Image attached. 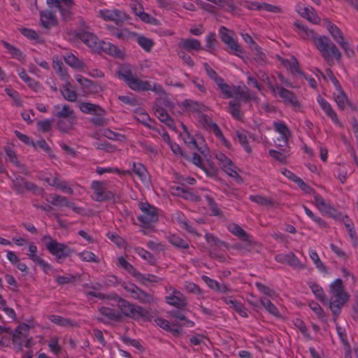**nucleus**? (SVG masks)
I'll return each mask as SVG.
<instances>
[{
    "label": "nucleus",
    "mask_w": 358,
    "mask_h": 358,
    "mask_svg": "<svg viewBox=\"0 0 358 358\" xmlns=\"http://www.w3.org/2000/svg\"><path fill=\"white\" fill-rule=\"evenodd\" d=\"M301 36L305 40H313L318 50L321 52L322 57L329 65L334 64L332 57L337 61L341 59V53L336 45L327 36H323L318 38L313 30L306 27L301 33Z\"/></svg>",
    "instance_id": "obj_1"
},
{
    "label": "nucleus",
    "mask_w": 358,
    "mask_h": 358,
    "mask_svg": "<svg viewBox=\"0 0 358 358\" xmlns=\"http://www.w3.org/2000/svg\"><path fill=\"white\" fill-rule=\"evenodd\" d=\"M117 302L118 308L121 310L122 313L129 318L134 320L142 319L144 321H150L152 315L150 312L144 308L143 307L136 306L129 303L128 301L115 296L114 298Z\"/></svg>",
    "instance_id": "obj_2"
},
{
    "label": "nucleus",
    "mask_w": 358,
    "mask_h": 358,
    "mask_svg": "<svg viewBox=\"0 0 358 358\" xmlns=\"http://www.w3.org/2000/svg\"><path fill=\"white\" fill-rule=\"evenodd\" d=\"M118 77L123 80L129 87L134 91H148L151 85L148 81H143L132 74L129 66H122L117 71Z\"/></svg>",
    "instance_id": "obj_3"
},
{
    "label": "nucleus",
    "mask_w": 358,
    "mask_h": 358,
    "mask_svg": "<svg viewBox=\"0 0 358 358\" xmlns=\"http://www.w3.org/2000/svg\"><path fill=\"white\" fill-rule=\"evenodd\" d=\"M42 241L45 243L47 250L56 257L58 263H62L64 259L71 256L74 252L73 249L64 243H58L49 235L45 236Z\"/></svg>",
    "instance_id": "obj_4"
},
{
    "label": "nucleus",
    "mask_w": 358,
    "mask_h": 358,
    "mask_svg": "<svg viewBox=\"0 0 358 358\" xmlns=\"http://www.w3.org/2000/svg\"><path fill=\"white\" fill-rule=\"evenodd\" d=\"M297 185L305 192L308 194H314L315 203L321 212L327 214L331 217L336 216V210L334 208H333L329 203H327L321 196L316 194L315 190L313 188H311L309 185L306 184L302 179H301V180H299V183Z\"/></svg>",
    "instance_id": "obj_5"
},
{
    "label": "nucleus",
    "mask_w": 358,
    "mask_h": 358,
    "mask_svg": "<svg viewBox=\"0 0 358 358\" xmlns=\"http://www.w3.org/2000/svg\"><path fill=\"white\" fill-rule=\"evenodd\" d=\"M139 208L142 214L138 217V220L141 222V227L149 228L151 223L157 222L158 215L155 206L147 202H141L139 203Z\"/></svg>",
    "instance_id": "obj_6"
},
{
    "label": "nucleus",
    "mask_w": 358,
    "mask_h": 358,
    "mask_svg": "<svg viewBox=\"0 0 358 358\" xmlns=\"http://www.w3.org/2000/svg\"><path fill=\"white\" fill-rule=\"evenodd\" d=\"M232 34L233 31H230L224 26H222L219 29V36L221 41L227 45L228 48L231 50L234 54L239 57H243L244 51L239 45V44L234 40Z\"/></svg>",
    "instance_id": "obj_7"
},
{
    "label": "nucleus",
    "mask_w": 358,
    "mask_h": 358,
    "mask_svg": "<svg viewBox=\"0 0 358 358\" xmlns=\"http://www.w3.org/2000/svg\"><path fill=\"white\" fill-rule=\"evenodd\" d=\"M76 36L89 48H90L94 52H100L101 41H99L96 36H95L94 34L85 29H81L76 32Z\"/></svg>",
    "instance_id": "obj_8"
},
{
    "label": "nucleus",
    "mask_w": 358,
    "mask_h": 358,
    "mask_svg": "<svg viewBox=\"0 0 358 358\" xmlns=\"http://www.w3.org/2000/svg\"><path fill=\"white\" fill-rule=\"evenodd\" d=\"M99 13L105 20L113 21L118 26L129 18L126 13L120 10H101Z\"/></svg>",
    "instance_id": "obj_9"
},
{
    "label": "nucleus",
    "mask_w": 358,
    "mask_h": 358,
    "mask_svg": "<svg viewBox=\"0 0 358 358\" xmlns=\"http://www.w3.org/2000/svg\"><path fill=\"white\" fill-rule=\"evenodd\" d=\"M349 294H343L338 296L332 295L329 300V308L334 316V321L336 322L341 313L342 307L349 300Z\"/></svg>",
    "instance_id": "obj_10"
},
{
    "label": "nucleus",
    "mask_w": 358,
    "mask_h": 358,
    "mask_svg": "<svg viewBox=\"0 0 358 358\" xmlns=\"http://www.w3.org/2000/svg\"><path fill=\"white\" fill-rule=\"evenodd\" d=\"M47 3L57 8L65 20L70 18L71 10L74 4L73 0H47Z\"/></svg>",
    "instance_id": "obj_11"
},
{
    "label": "nucleus",
    "mask_w": 358,
    "mask_h": 358,
    "mask_svg": "<svg viewBox=\"0 0 358 358\" xmlns=\"http://www.w3.org/2000/svg\"><path fill=\"white\" fill-rule=\"evenodd\" d=\"M13 186L15 191L18 194H23L25 190L35 192L37 189L36 184L27 181L20 176H17L13 179Z\"/></svg>",
    "instance_id": "obj_12"
},
{
    "label": "nucleus",
    "mask_w": 358,
    "mask_h": 358,
    "mask_svg": "<svg viewBox=\"0 0 358 358\" xmlns=\"http://www.w3.org/2000/svg\"><path fill=\"white\" fill-rule=\"evenodd\" d=\"M275 129L281 134L278 141H282L283 144H278V147H285L283 150H287L288 138L291 136V132L287 125L281 122H275L273 124Z\"/></svg>",
    "instance_id": "obj_13"
},
{
    "label": "nucleus",
    "mask_w": 358,
    "mask_h": 358,
    "mask_svg": "<svg viewBox=\"0 0 358 358\" xmlns=\"http://www.w3.org/2000/svg\"><path fill=\"white\" fill-rule=\"evenodd\" d=\"M277 90L280 96L283 99L286 104H289L294 108H299L301 104L299 102L296 95L291 91L283 87H278Z\"/></svg>",
    "instance_id": "obj_14"
},
{
    "label": "nucleus",
    "mask_w": 358,
    "mask_h": 358,
    "mask_svg": "<svg viewBox=\"0 0 358 358\" xmlns=\"http://www.w3.org/2000/svg\"><path fill=\"white\" fill-rule=\"evenodd\" d=\"M103 51L113 57L123 59L124 57V52L117 48L115 45L110 42L101 41L100 52Z\"/></svg>",
    "instance_id": "obj_15"
},
{
    "label": "nucleus",
    "mask_w": 358,
    "mask_h": 358,
    "mask_svg": "<svg viewBox=\"0 0 358 358\" xmlns=\"http://www.w3.org/2000/svg\"><path fill=\"white\" fill-rule=\"evenodd\" d=\"M78 83L88 92L96 94L101 91V86L96 82L85 78L80 75L76 76Z\"/></svg>",
    "instance_id": "obj_16"
},
{
    "label": "nucleus",
    "mask_w": 358,
    "mask_h": 358,
    "mask_svg": "<svg viewBox=\"0 0 358 358\" xmlns=\"http://www.w3.org/2000/svg\"><path fill=\"white\" fill-rule=\"evenodd\" d=\"M297 11L301 17L306 18L308 21L311 22L312 23H319L320 17L317 15L313 8H308L306 6H302L299 5Z\"/></svg>",
    "instance_id": "obj_17"
},
{
    "label": "nucleus",
    "mask_w": 358,
    "mask_h": 358,
    "mask_svg": "<svg viewBox=\"0 0 358 358\" xmlns=\"http://www.w3.org/2000/svg\"><path fill=\"white\" fill-rule=\"evenodd\" d=\"M275 259L279 262L288 264L294 268L302 269L305 268V265L292 252L282 257L278 256Z\"/></svg>",
    "instance_id": "obj_18"
},
{
    "label": "nucleus",
    "mask_w": 358,
    "mask_h": 358,
    "mask_svg": "<svg viewBox=\"0 0 358 358\" xmlns=\"http://www.w3.org/2000/svg\"><path fill=\"white\" fill-rule=\"evenodd\" d=\"M222 299L226 304L229 305L231 308L239 313L240 315L244 317H248L247 310L241 303L233 299L231 296H223Z\"/></svg>",
    "instance_id": "obj_19"
},
{
    "label": "nucleus",
    "mask_w": 358,
    "mask_h": 358,
    "mask_svg": "<svg viewBox=\"0 0 358 358\" xmlns=\"http://www.w3.org/2000/svg\"><path fill=\"white\" fill-rule=\"evenodd\" d=\"M199 122L206 129L212 130L216 136H222V131L218 125L213 122L207 115L202 114Z\"/></svg>",
    "instance_id": "obj_20"
},
{
    "label": "nucleus",
    "mask_w": 358,
    "mask_h": 358,
    "mask_svg": "<svg viewBox=\"0 0 358 358\" xmlns=\"http://www.w3.org/2000/svg\"><path fill=\"white\" fill-rule=\"evenodd\" d=\"M250 199L262 206L278 207L280 206L279 202L275 200L262 195H251L250 196Z\"/></svg>",
    "instance_id": "obj_21"
},
{
    "label": "nucleus",
    "mask_w": 358,
    "mask_h": 358,
    "mask_svg": "<svg viewBox=\"0 0 358 358\" xmlns=\"http://www.w3.org/2000/svg\"><path fill=\"white\" fill-rule=\"evenodd\" d=\"M178 45L188 52L192 50L198 51L202 49L199 41L194 38L183 39L179 43Z\"/></svg>",
    "instance_id": "obj_22"
},
{
    "label": "nucleus",
    "mask_w": 358,
    "mask_h": 358,
    "mask_svg": "<svg viewBox=\"0 0 358 358\" xmlns=\"http://www.w3.org/2000/svg\"><path fill=\"white\" fill-rule=\"evenodd\" d=\"M29 250L30 253L28 255L33 262L38 264L45 271L50 268V264H47L43 259L36 255L37 248L35 245L30 244L29 246Z\"/></svg>",
    "instance_id": "obj_23"
},
{
    "label": "nucleus",
    "mask_w": 358,
    "mask_h": 358,
    "mask_svg": "<svg viewBox=\"0 0 358 358\" xmlns=\"http://www.w3.org/2000/svg\"><path fill=\"white\" fill-rule=\"evenodd\" d=\"M317 101L322 109L325 112L327 115L336 124H341L337 115L332 109L331 105L322 97H320Z\"/></svg>",
    "instance_id": "obj_24"
},
{
    "label": "nucleus",
    "mask_w": 358,
    "mask_h": 358,
    "mask_svg": "<svg viewBox=\"0 0 358 358\" xmlns=\"http://www.w3.org/2000/svg\"><path fill=\"white\" fill-rule=\"evenodd\" d=\"M41 24L45 28L49 29L51 26L57 24V20L52 12L41 11L40 13Z\"/></svg>",
    "instance_id": "obj_25"
},
{
    "label": "nucleus",
    "mask_w": 358,
    "mask_h": 358,
    "mask_svg": "<svg viewBox=\"0 0 358 358\" xmlns=\"http://www.w3.org/2000/svg\"><path fill=\"white\" fill-rule=\"evenodd\" d=\"M109 29L111 30L112 34L120 40H129L137 36L136 33L131 32L127 29H120L114 27H109Z\"/></svg>",
    "instance_id": "obj_26"
},
{
    "label": "nucleus",
    "mask_w": 358,
    "mask_h": 358,
    "mask_svg": "<svg viewBox=\"0 0 358 358\" xmlns=\"http://www.w3.org/2000/svg\"><path fill=\"white\" fill-rule=\"evenodd\" d=\"M76 123V117L59 118L57 129L64 133H68L73 127Z\"/></svg>",
    "instance_id": "obj_27"
},
{
    "label": "nucleus",
    "mask_w": 358,
    "mask_h": 358,
    "mask_svg": "<svg viewBox=\"0 0 358 358\" xmlns=\"http://www.w3.org/2000/svg\"><path fill=\"white\" fill-rule=\"evenodd\" d=\"M245 242V244H236L231 246L232 248H234L238 250L241 254H245V252H251L255 250V247L258 245V244L248 238V241H243Z\"/></svg>",
    "instance_id": "obj_28"
},
{
    "label": "nucleus",
    "mask_w": 358,
    "mask_h": 358,
    "mask_svg": "<svg viewBox=\"0 0 358 358\" xmlns=\"http://www.w3.org/2000/svg\"><path fill=\"white\" fill-rule=\"evenodd\" d=\"M169 315L171 317L176 319V320H180L182 322L180 324V326H185V327H193L194 326V322L187 319V317L185 316V315L182 313L181 310H171L169 312Z\"/></svg>",
    "instance_id": "obj_29"
},
{
    "label": "nucleus",
    "mask_w": 358,
    "mask_h": 358,
    "mask_svg": "<svg viewBox=\"0 0 358 358\" xmlns=\"http://www.w3.org/2000/svg\"><path fill=\"white\" fill-rule=\"evenodd\" d=\"M118 264L125 269L128 273H129L131 275L135 277H142L143 274L138 272L131 264H129L123 257H120L118 258Z\"/></svg>",
    "instance_id": "obj_30"
},
{
    "label": "nucleus",
    "mask_w": 358,
    "mask_h": 358,
    "mask_svg": "<svg viewBox=\"0 0 358 358\" xmlns=\"http://www.w3.org/2000/svg\"><path fill=\"white\" fill-rule=\"evenodd\" d=\"M99 312L102 315L105 316L109 320L114 321H120L121 315L118 312L115 311L114 309L108 307H101L99 308Z\"/></svg>",
    "instance_id": "obj_31"
},
{
    "label": "nucleus",
    "mask_w": 358,
    "mask_h": 358,
    "mask_svg": "<svg viewBox=\"0 0 358 358\" xmlns=\"http://www.w3.org/2000/svg\"><path fill=\"white\" fill-rule=\"evenodd\" d=\"M166 301L167 303L180 310H183L187 306L186 299L185 298H181L175 295L166 296Z\"/></svg>",
    "instance_id": "obj_32"
},
{
    "label": "nucleus",
    "mask_w": 358,
    "mask_h": 358,
    "mask_svg": "<svg viewBox=\"0 0 358 358\" xmlns=\"http://www.w3.org/2000/svg\"><path fill=\"white\" fill-rule=\"evenodd\" d=\"M325 21L327 23V28L329 34L331 35V36L336 42L337 41H342L343 39H344L343 34L336 25L331 23L327 19H326Z\"/></svg>",
    "instance_id": "obj_33"
},
{
    "label": "nucleus",
    "mask_w": 358,
    "mask_h": 358,
    "mask_svg": "<svg viewBox=\"0 0 358 358\" xmlns=\"http://www.w3.org/2000/svg\"><path fill=\"white\" fill-rule=\"evenodd\" d=\"M72 86L69 82H67L65 85L61 89V93L64 98L69 101H75L77 99L76 92L71 89Z\"/></svg>",
    "instance_id": "obj_34"
},
{
    "label": "nucleus",
    "mask_w": 358,
    "mask_h": 358,
    "mask_svg": "<svg viewBox=\"0 0 358 358\" xmlns=\"http://www.w3.org/2000/svg\"><path fill=\"white\" fill-rule=\"evenodd\" d=\"M80 108L85 113H94L95 115H99V112L105 113L99 106L91 103H82L80 105Z\"/></svg>",
    "instance_id": "obj_35"
},
{
    "label": "nucleus",
    "mask_w": 358,
    "mask_h": 358,
    "mask_svg": "<svg viewBox=\"0 0 358 358\" xmlns=\"http://www.w3.org/2000/svg\"><path fill=\"white\" fill-rule=\"evenodd\" d=\"M229 231L238 237L241 241H248L250 235L246 233L239 225L231 224L228 227Z\"/></svg>",
    "instance_id": "obj_36"
},
{
    "label": "nucleus",
    "mask_w": 358,
    "mask_h": 358,
    "mask_svg": "<svg viewBox=\"0 0 358 358\" xmlns=\"http://www.w3.org/2000/svg\"><path fill=\"white\" fill-rule=\"evenodd\" d=\"M330 292L334 296L348 294L345 292L343 281L340 278L336 279L330 285Z\"/></svg>",
    "instance_id": "obj_37"
},
{
    "label": "nucleus",
    "mask_w": 358,
    "mask_h": 358,
    "mask_svg": "<svg viewBox=\"0 0 358 358\" xmlns=\"http://www.w3.org/2000/svg\"><path fill=\"white\" fill-rule=\"evenodd\" d=\"M233 93L236 96H239L240 97L243 98L245 101H248L256 99V96L252 94L247 87H245L246 90H243L240 86H233Z\"/></svg>",
    "instance_id": "obj_38"
},
{
    "label": "nucleus",
    "mask_w": 358,
    "mask_h": 358,
    "mask_svg": "<svg viewBox=\"0 0 358 358\" xmlns=\"http://www.w3.org/2000/svg\"><path fill=\"white\" fill-rule=\"evenodd\" d=\"M29 329V327L25 324L22 323L17 326V327L15 329V333L13 334V343L14 345H18L20 342H22L20 341V336L22 335L24 337H27V334H23L22 331L28 332Z\"/></svg>",
    "instance_id": "obj_39"
},
{
    "label": "nucleus",
    "mask_w": 358,
    "mask_h": 358,
    "mask_svg": "<svg viewBox=\"0 0 358 358\" xmlns=\"http://www.w3.org/2000/svg\"><path fill=\"white\" fill-rule=\"evenodd\" d=\"M19 76L28 85L29 88L34 91L37 92L40 89V84L33 78H30L27 74L24 69H22L21 72L19 73Z\"/></svg>",
    "instance_id": "obj_40"
},
{
    "label": "nucleus",
    "mask_w": 358,
    "mask_h": 358,
    "mask_svg": "<svg viewBox=\"0 0 358 358\" xmlns=\"http://www.w3.org/2000/svg\"><path fill=\"white\" fill-rule=\"evenodd\" d=\"M64 59L67 64L73 68L83 69L85 66V64L72 53H69L64 57Z\"/></svg>",
    "instance_id": "obj_41"
},
{
    "label": "nucleus",
    "mask_w": 358,
    "mask_h": 358,
    "mask_svg": "<svg viewBox=\"0 0 358 358\" xmlns=\"http://www.w3.org/2000/svg\"><path fill=\"white\" fill-rule=\"evenodd\" d=\"M137 43L146 52H150L154 45V41L151 38H146L143 35L137 34Z\"/></svg>",
    "instance_id": "obj_42"
},
{
    "label": "nucleus",
    "mask_w": 358,
    "mask_h": 358,
    "mask_svg": "<svg viewBox=\"0 0 358 358\" xmlns=\"http://www.w3.org/2000/svg\"><path fill=\"white\" fill-rule=\"evenodd\" d=\"M229 106L230 107L229 113L231 114L233 117L241 120L242 119L243 114L241 112L240 103L236 101H231L229 102Z\"/></svg>",
    "instance_id": "obj_43"
},
{
    "label": "nucleus",
    "mask_w": 358,
    "mask_h": 358,
    "mask_svg": "<svg viewBox=\"0 0 358 358\" xmlns=\"http://www.w3.org/2000/svg\"><path fill=\"white\" fill-rule=\"evenodd\" d=\"M167 238L169 242L175 247L185 249L189 248L188 242L176 235L169 236Z\"/></svg>",
    "instance_id": "obj_44"
},
{
    "label": "nucleus",
    "mask_w": 358,
    "mask_h": 358,
    "mask_svg": "<svg viewBox=\"0 0 358 358\" xmlns=\"http://www.w3.org/2000/svg\"><path fill=\"white\" fill-rule=\"evenodd\" d=\"M309 286L313 293L319 301L321 302H325L327 301L326 296L321 286L313 282L309 283Z\"/></svg>",
    "instance_id": "obj_45"
},
{
    "label": "nucleus",
    "mask_w": 358,
    "mask_h": 358,
    "mask_svg": "<svg viewBox=\"0 0 358 358\" xmlns=\"http://www.w3.org/2000/svg\"><path fill=\"white\" fill-rule=\"evenodd\" d=\"M280 150H269V155L271 157L274 158L275 160L281 162V163H285L286 159H287V155L286 153L289 151V147L287 146V150L285 152L283 149L285 147H281Z\"/></svg>",
    "instance_id": "obj_46"
},
{
    "label": "nucleus",
    "mask_w": 358,
    "mask_h": 358,
    "mask_svg": "<svg viewBox=\"0 0 358 358\" xmlns=\"http://www.w3.org/2000/svg\"><path fill=\"white\" fill-rule=\"evenodd\" d=\"M218 44V41L216 39V35L215 33L211 32L208 34L206 38V50L211 54L215 53V46Z\"/></svg>",
    "instance_id": "obj_47"
},
{
    "label": "nucleus",
    "mask_w": 358,
    "mask_h": 358,
    "mask_svg": "<svg viewBox=\"0 0 358 358\" xmlns=\"http://www.w3.org/2000/svg\"><path fill=\"white\" fill-rule=\"evenodd\" d=\"M205 238L208 243H209L211 246H215L218 248H221L222 247L228 248V245L225 242L220 241L219 238L211 234L207 233L205 236Z\"/></svg>",
    "instance_id": "obj_48"
},
{
    "label": "nucleus",
    "mask_w": 358,
    "mask_h": 358,
    "mask_svg": "<svg viewBox=\"0 0 358 358\" xmlns=\"http://www.w3.org/2000/svg\"><path fill=\"white\" fill-rule=\"evenodd\" d=\"M261 305L271 314L278 316V310L275 306L271 303L270 299L263 297L260 299Z\"/></svg>",
    "instance_id": "obj_49"
},
{
    "label": "nucleus",
    "mask_w": 358,
    "mask_h": 358,
    "mask_svg": "<svg viewBox=\"0 0 358 358\" xmlns=\"http://www.w3.org/2000/svg\"><path fill=\"white\" fill-rule=\"evenodd\" d=\"M92 199L98 202L110 201L115 199V193L105 189L101 193H98L97 196H93Z\"/></svg>",
    "instance_id": "obj_50"
},
{
    "label": "nucleus",
    "mask_w": 358,
    "mask_h": 358,
    "mask_svg": "<svg viewBox=\"0 0 358 358\" xmlns=\"http://www.w3.org/2000/svg\"><path fill=\"white\" fill-rule=\"evenodd\" d=\"M94 147L98 150H104L110 153L114 152L116 150L115 146L103 140H99L97 142L94 143Z\"/></svg>",
    "instance_id": "obj_51"
},
{
    "label": "nucleus",
    "mask_w": 358,
    "mask_h": 358,
    "mask_svg": "<svg viewBox=\"0 0 358 358\" xmlns=\"http://www.w3.org/2000/svg\"><path fill=\"white\" fill-rule=\"evenodd\" d=\"M78 255L80 257V259L84 262H94L96 264H99L100 262V259H99V257L92 252L85 250L79 252Z\"/></svg>",
    "instance_id": "obj_52"
},
{
    "label": "nucleus",
    "mask_w": 358,
    "mask_h": 358,
    "mask_svg": "<svg viewBox=\"0 0 358 358\" xmlns=\"http://www.w3.org/2000/svg\"><path fill=\"white\" fill-rule=\"evenodd\" d=\"M338 91V94L335 96V101L338 106V108L341 110H343L345 107L346 104H348L349 100L345 92L342 90V87Z\"/></svg>",
    "instance_id": "obj_53"
},
{
    "label": "nucleus",
    "mask_w": 358,
    "mask_h": 358,
    "mask_svg": "<svg viewBox=\"0 0 358 358\" xmlns=\"http://www.w3.org/2000/svg\"><path fill=\"white\" fill-rule=\"evenodd\" d=\"M284 65L285 66H289L291 71H295L296 73H297L299 75L304 77V78H306V75L304 74L303 72H302L301 70H300V66H299V64L296 59V58L295 57H292V61H288V60H285L284 62H283Z\"/></svg>",
    "instance_id": "obj_54"
},
{
    "label": "nucleus",
    "mask_w": 358,
    "mask_h": 358,
    "mask_svg": "<svg viewBox=\"0 0 358 358\" xmlns=\"http://www.w3.org/2000/svg\"><path fill=\"white\" fill-rule=\"evenodd\" d=\"M181 124L184 131L186 133V136L183 138L185 143L188 145H192L194 148L198 150L201 153H203V151H202L201 148L198 146L196 140L192 136H190L189 133L187 131V127L182 123H181Z\"/></svg>",
    "instance_id": "obj_55"
},
{
    "label": "nucleus",
    "mask_w": 358,
    "mask_h": 358,
    "mask_svg": "<svg viewBox=\"0 0 358 358\" xmlns=\"http://www.w3.org/2000/svg\"><path fill=\"white\" fill-rule=\"evenodd\" d=\"M136 251L141 257L145 260H147L151 265L155 264L156 259L150 252L141 248H136Z\"/></svg>",
    "instance_id": "obj_56"
},
{
    "label": "nucleus",
    "mask_w": 358,
    "mask_h": 358,
    "mask_svg": "<svg viewBox=\"0 0 358 358\" xmlns=\"http://www.w3.org/2000/svg\"><path fill=\"white\" fill-rule=\"evenodd\" d=\"M1 43L8 50L9 53L12 55L13 57L18 59H20L22 57V52L19 49L5 41H1Z\"/></svg>",
    "instance_id": "obj_57"
},
{
    "label": "nucleus",
    "mask_w": 358,
    "mask_h": 358,
    "mask_svg": "<svg viewBox=\"0 0 358 358\" xmlns=\"http://www.w3.org/2000/svg\"><path fill=\"white\" fill-rule=\"evenodd\" d=\"M136 299L142 303H152L155 301L152 295L145 292L141 289H140L138 294L136 296Z\"/></svg>",
    "instance_id": "obj_58"
},
{
    "label": "nucleus",
    "mask_w": 358,
    "mask_h": 358,
    "mask_svg": "<svg viewBox=\"0 0 358 358\" xmlns=\"http://www.w3.org/2000/svg\"><path fill=\"white\" fill-rule=\"evenodd\" d=\"M57 118L76 117L73 110H71L69 106L64 105L62 110L57 111L55 115Z\"/></svg>",
    "instance_id": "obj_59"
},
{
    "label": "nucleus",
    "mask_w": 358,
    "mask_h": 358,
    "mask_svg": "<svg viewBox=\"0 0 358 358\" xmlns=\"http://www.w3.org/2000/svg\"><path fill=\"white\" fill-rule=\"evenodd\" d=\"M203 67L206 70L207 75L213 80L216 84L222 82V78L214 71L207 63L203 64Z\"/></svg>",
    "instance_id": "obj_60"
},
{
    "label": "nucleus",
    "mask_w": 358,
    "mask_h": 358,
    "mask_svg": "<svg viewBox=\"0 0 358 358\" xmlns=\"http://www.w3.org/2000/svg\"><path fill=\"white\" fill-rule=\"evenodd\" d=\"M52 199L51 203L54 206H66L69 204V200L65 196H62L58 194H50Z\"/></svg>",
    "instance_id": "obj_61"
},
{
    "label": "nucleus",
    "mask_w": 358,
    "mask_h": 358,
    "mask_svg": "<svg viewBox=\"0 0 358 358\" xmlns=\"http://www.w3.org/2000/svg\"><path fill=\"white\" fill-rule=\"evenodd\" d=\"M5 152L6 153V155L9 158L10 161L13 164H14L15 166H18L19 168H24V165L21 164L20 163L15 151L11 148L6 147Z\"/></svg>",
    "instance_id": "obj_62"
},
{
    "label": "nucleus",
    "mask_w": 358,
    "mask_h": 358,
    "mask_svg": "<svg viewBox=\"0 0 358 358\" xmlns=\"http://www.w3.org/2000/svg\"><path fill=\"white\" fill-rule=\"evenodd\" d=\"M122 287L128 292L131 294V296L136 299V296L138 294L140 288L133 283H127L123 282L121 284Z\"/></svg>",
    "instance_id": "obj_63"
},
{
    "label": "nucleus",
    "mask_w": 358,
    "mask_h": 358,
    "mask_svg": "<svg viewBox=\"0 0 358 358\" xmlns=\"http://www.w3.org/2000/svg\"><path fill=\"white\" fill-rule=\"evenodd\" d=\"M311 259L314 262L316 267L323 273H327V268L320 260L317 253L315 251L310 254Z\"/></svg>",
    "instance_id": "obj_64"
}]
</instances>
